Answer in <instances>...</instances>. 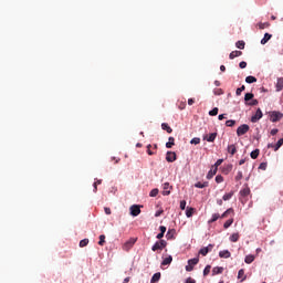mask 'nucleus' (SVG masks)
Returning a JSON list of instances; mask_svg holds the SVG:
<instances>
[{
    "mask_svg": "<svg viewBox=\"0 0 283 283\" xmlns=\"http://www.w3.org/2000/svg\"><path fill=\"white\" fill-rule=\"evenodd\" d=\"M222 163H224V159H218L216 163H214V169H218V167H220L222 165Z\"/></svg>",
    "mask_w": 283,
    "mask_h": 283,
    "instance_id": "obj_51",
    "label": "nucleus"
},
{
    "mask_svg": "<svg viewBox=\"0 0 283 283\" xmlns=\"http://www.w3.org/2000/svg\"><path fill=\"white\" fill-rule=\"evenodd\" d=\"M193 103H195L193 98L188 99V105H193Z\"/></svg>",
    "mask_w": 283,
    "mask_h": 283,
    "instance_id": "obj_64",
    "label": "nucleus"
},
{
    "mask_svg": "<svg viewBox=\"0 0 283 283\" xmlns=\"http://www.w3.org/2000/svg\"><path fill=\"white\" fill-rule=\"evenodd\" d=\"M238 280H240V282H244V280H247V275L244 274V269L239 270Z\"/></svg>",
    "mask_w": 283,
    "mask_h": 283,
    "instance_id": "obj_23",
    "label": "nucleus"
},
{
    "mask_svg": "<svg viewBox=\"0 0 283 283\" xmlns=\"http://www.w3.org/2000/svg\"><path fill=\"white\" fill-rule=\"evenodd\" d=\"M157 240H164L163 238H165V234L163 232H159L157 235H156Z\"/></svg>",
    "mask_w": 283,
    "mask_h": 283,
    "instance_id": "obj_57",
    "label": "nucleus"
},
{
    "mask_svg": "<svg viewBox=\"0 0 283 283\" xmlns=\"http://www.w3.org/2000/svg\"><path fill=\"white\" fill-rule=\"evenodd\" d=\"M130 216H133V218H137V216H140V206L133 205L130 207Z\"/></svg>",
    "mask_w": 283,
    "mask_h": 283,
    "instance_id": "obj_7",
    "label": "nucleus"
},
{
    "mask_svg": "<svg viewBox=\"0 0 283 283\" xmlns=\"http://www.w3.org/2000/svg\"><path fill=\"white\" fill-rule=\"evenodd\" d=\"M238 56H242V51H232L229 54V59L233 61V59H238Z\"/></svg>",
    "mask_w": 283,
    "mask_h": 283,
    "instance_id": "obj_16",
    "label": "nucleus"
},
{
    "mask_svg": "<svg viewBox=\"0 0 283 283\" xmlns=\"http://www.w3.org/2000/svg\"><path fill=\"white\" fill-rule=\"evenodd\" d=\"M158 193H159L158 188H154L153 190H150L149 196H150V198H156V196H158Z\"/></svg>",
    "mask_w": 283,
    "mask_h": 283,
    "instance_id": "obj_37",
    "label": "nucleus"
},
{
    "mask_svg": "<svg viewBox=\"0 0 283 283\" xmlns=\"http://www.w3.org/2000/svg\"><path fill=\"white\" fill-rule=\"evenodd\" d=\"M163 213V210H158L155 212V218H160V214Z\"/></svg>",
    "mask_w": 283,
    "mask_h": 283,
    "instance_id": "obj_60",
    "label": "nucleus"
},
{
    "mask_svg": "<svg viewBox=\"0 0 283 283\" xmlns=\"http://www.w3.org/2000/svg\"><path fill=\"white\" fill-rule=\"evenodd\" d=\"M232 198H233V191H230V192L223 195L222 200H224V202H227L228 200H231Z\"/></svg>",
    "mask_w": 283,
    "mask_h": 283,
    "instance_id": "obj_29",
    "label": "nucleus"
},
{
    "mask_svg": "<svg viewBox=\"0 0 283 283\" xmlns=\"http://www.w3.org/2000/svg\"><path fill=\"white\" fill-rule=\"evenodd\" d=\"M258 99L252 98L250 99L245 105L250 106V107H255V105H258Z\"/></svg>",
    "mask_w": 283,
    "mask_h": 283,
    "instance_id": "obj_34",
    "label": "nucleus"
},
{
    "mask_svg": "<svg viewBox=\"0 0 283 283\" xmlns=\"http://www.w3.org/2000/svg\"><path fill=\"white\" fill-rule=\"evenodd\" d=\"M244 45H247V43H244V41L239 40L235 43V48H238L239 50H244Z\"/></svg>",
    "mask_w": 283,
    "mask_h": 283,
    "instance_id": "obj_32",
    "label": "nucleus"
},
{
    "mask_svg": "<svg viewBox=\"0 0 283 283\" xmlns=\"http://www.w3.org/2000/svg\"><path fill=\"white\" fill-rule=\"evenodd\" d=\"M174 262V256L168 255L161 261V266H168V264H171Z\"/></svg>",
    "mask_w": 283,
    "mask_h": 283,
    "instance_id": "obj_13",
    "label": "nucleus"
},
{
    "mask_svg": "<svg viewBox=\"0 0 283 283\" xmlns=\"http://www.w3.org/2000/svg\"><path fill=\"white\" fill-rule=\"evenodd\" d=\"M190 145H200V138L199 137H195L190 140Z\"/></svg>",
    "mask_w": 283,
    "mask_h": 283,
    "instance_id": "obj_45",
    "label": "nucleus"
},
{
    "mask_svg": "<svg viewBox=\"0 0 283 283\" xmlns=\"http://www.w3.org/2000/svg\"><path fill=\"white\" fill-rule=\"evenodd\" d=\"M160 272H156L153 276H151V279H150V282L151 283H156V282H160Z\"/></svg>",
    "mask_w": 283,
    "mask_h": 283,
    "instance_id": "obj_25",
    "label": "nucleus"
},
{
    "mask_svg": "<svg viewBox=\"0 0 283 283\" xmlns=\"http://www.w3.org/2000/svg\"><path fill=\"white\" fill-rule=\"evenodd\" d=\"M219 218H220V213H213L211 219L208 221L209 224L217 222Z\"/></svg>",
    "mask_w": 283,
    "mask_h": 283,
    "instance_id": "obj_31",
    "label": "nucleus"
},
{
    "mask_svg": "<svg viewBox=\"0 0 283 283\" xmlns=\"http://www.w3.org/2000/svg\"><path fill=\"white\" fill-rule=\"evenodd\" d=\"M171 188V186L169 185V182H165L163 185V196H169L171 193V191L169 190Z\"/></svg>",
    "mask_w": 283,
    "mask_h": 283,
    "instance_id": "obj_11",
    "label": "nucleus"
},
{
    "mask_svg": "<svg viewBox=\"0 0 283 283\" xmlns=\"http://www.w3.org/2000/svg\"><path fill=\"white\" fill-rule=\"evenodd\" d=\"M179 207H180L181 211H185V209H187V201L186 200H181Z\"/></svg>",
    "mask_w": 283,
    "mask_h": 283,
    "instance_id": "obj_50",
    "label": "nucleus"
},
{
    "mask_svg": "<svg viewBox=\"0 0 283 283\" xmlns=\"http://www.w3.org/2000/svg\"><path fill=\"white\" fill-rule=\"evenodd\" d=\"M214 180L217 185H220L221 182H224V177H222V175H217Z\"/></svg>",
    "mask_w": 283,
    "mask_h": 283,
    "instance_id": "obj_38",
    "label": "nucleus"
},
{
    "mask_svg": "<svg viewBox=\"0 0 283 283\" xmlns=\"http://www.w3.org/2000/svg\"><path fill=\"white\" fill-rule=\"evenodd\" d=\"M239 67H240L241 70H244V69L247 67V62H245V61H241V62L239 63Z\"/></svg>",
    "mask_w": 283,
    "mask_h": 283,
    "instance_id": "obj_53",
    "label": "nucleus"
},
{
    "mask_svg": "<svg viewBox=\"0 0 283 283\" xmlns=\"http://www.w3.org/2000/svg\"><path fill=\"white\" fill-rule=\"evenodd\" d=\"M93 191H94V193H96V191H98V187H97L96 182L93 184Z\"/></svg>",
    "mask_w": 283,
    "mask_h": 283,
    "instance_id": "obj_61",
    "label": "nucleus"
},
{
    "mask_svg": "<svg viewBox=\"0 0 283 283\" xmlns=\"http://www.w3.org/2000/svg\"><path fill=\"white\" fill-rule=\"evenodd\" d=\"M166 160L167 163H176V153L167 151Z\"/></svg>",
    "mask_w": 283,
    "mask_h": 283,
    "instance_id": "obj_9",
    "label": "nucleus"
},
{
    "mask_svg": "<svg viewBox=\"0 0 283 283\" xmlns=\"http://www.w3.org/2000/svg\"><path fill=\"white\" fill-rule=\"evenodd\" d=\"M249 129H251V127H249V124H242L237 128V136H244V134H247L249 132Z\"/></svg>",
    "mask_w": 283,
    "mask_h": 283,
    "instance_id": "obj_4",
    "label": "nucleus"
},
{
    "mask_svg": "<svg viewBox=\"0 0 283 283\" xmlns=\"http://www.w3.org/2000/svg\"><path fill=\"white\" fill-rule=\"evenodd\" d=\"M282 145H283V138H280L274 145V151H277L280 147H282Z\"/></svg>",
    "mask_w": 283,
    "mask_h": 283,
    "instance_id": "obj_33",
    "label": "nucleus"
},
{
    "mask_svg": "<svg viewBox=\"0 0 283 283\" xmlns=\"http://www.w3.org/2000/svg\"><path fill=\"white\" fill-rule=\"evenodd\" d=\"M195 187L196 189H205L206 187H209V181H205V182L198 181L195 184Z\"/></svg>",
    "mask_w": 283,
    "mask_h": 283,
    "instance_id": "obj_14",
    "label": "nucleus"
},
{
    "mask_svg": "<svg viewBox=\"0 0 283 283\" xmlns=\"http://www.w3.org/2000/svg\"><path fill=\"white\" fill-rule=\"evenodd\" d=\"M235 151H238V148H235V145H229L228 146V154H231V156H234Z\"/></svg>",
    "mask_w": 283,
    "mask_h": 283,
    "instance_id": "obj_28",
    "label": "nucleus"
},
{
    "mask_svg": "<svg viewBox=\"0 0 283 283\" xmlns=\"http://www.w3.org/2000/svg\"><path fill=\"white\" fill-rule=\"evenodd\" d=\"M161 129H164V132H167V134H171V132H174V129H171V126L167 123L161 124Z\"/></svg>",
    "mask_w": 283,
    "mask_h": 283,
    "instance_id": "obj_24",
    "label": "nucleus"
},
{
    "mask_svg": "<svg viewBox=\"0 0 283 283\" xmlns=\"http://www.w3.org/2000/svg\"><path fill=\"white\" fill-rule=\"evenodd\" d=\"M254 94L253 93H245V95H244V103H245V105L250 102V101H252V98H254Z\"/></svg>",
    "mask_w": 283,
    "mask_h": 283,
    "instance_id": "obj_26",
    "label": "nucleus"
},
{
    "mask_svg": "<svg viewBox=\"0 0 283 283\" xmlns=\"http://www.w3.org/2000/svg\"><path fill=\"white\" fill-rule=\"evenodd\" d=\"M167 240H171L174 238V234H171V230H168L166 233Z\"/></svg>",
    "mask_w": 283,
    "mask_h": 283,
    "instance_id": "obj_54",
    "label": "nucleus"
},
{
    "mask_svg": "<svg viewBox=\"0 0 283 283\" xmlns=\"http://www.w3.org/2000/svg\"><path fill=\"white\" fill-rule=\"evenodd\" d=\"M221 92H222L221 90H217V91L214 90V91H213V93L216 94V96H220V94H222Z\"/></svg>",
    "mask_w": 283,
    "mask_h": 283,
    "instance_id": "obj_62",
    "label": "nucleus"
},
{
    "mask_svg": "<svg viewBox=\"0 0 283 283\" xmlns=\"http://www.w3.org/2000/svg\"><path fill=\"white\" fill-rule=\"evenodd\" d=\"M218 136V133H211L208 137L205 136L203 140H207V143H213Z\"/></svg>",
    "mask_w": 283,
    "mask_h": 283,
    "instance_id": "obj_12",
    "label": "nucleus"
},
{
    "mask_svg": "<svg viewBox=\"0 0 283 283\" xmlns=\"http://www.w3.org/2000/svg\"><path fill=\"white\" fill-rule=\"evenodd\" d=\"M159 231H160V233H164V234L167 233V227L160 226Z\"/></svg>",
    "mask_w": 283,
    "mask_h": 283,
    "instance_id": "obj_55",
    "label": "nucleus"
},
{
    "mask_svg": "<svg viewBox=\"0 0 283 283\" xmlns=\"http://www.w3.org/2000/svg\"><path fill=\"white\" fill-rule=\"evenodd\" d=\"M98 244H99V247H103V244H105V234L99 235Z\"/></svg>",
    "mask_w": 283,
    "mask_h": 283,
    "instance_id": "obj_49",
    "label": "nucleus"
},
{
    "mask_svg": "<svg viewBox=\"0 0 283 283\" xmlns=\"http://www.w3.org/2000/svg\"><path fill=\"white\" fill-rule=\"evenodd\" d=\"M230 242H238L240 240V234L239 233H232L229 238Z\"/></svg>",
    "mask_w": 283,
    "mask_h": 283,
    "instance_id": "obj_30",
    "label": "nucleus"
},
{
    "mask_svg": "<svg viewBox=\"0 0 283 283\" xmlns=\"http://www.w3.org/2000/svg\"><path fill=\"white\" fill-rule=\"evenodd\" d=\"M271 39H273V34L264 33L263 39H261V45H266Z\"/></svg>",
    "mask_w": 283,
    "mask_h": 283,
    "instance_id": "obj_8",
    "label": "nucleus"
},
{
    "mask_svg": "<svg viewBox=\"0 0 283 283\" xmlns=\"http://www.w3.org/2000/svg\"><path fill=\"white\" fill-rule=\"evenodd\" d=\"M235 125V120L234 119H228L227 122H226V126L227 127H233Z\"/></svg>",
    "mask_w": 283,
    "mask_h": 283,
    "instance_id": "obj_44",
    "label": "nucleus"
},
{
    "mask_svg": "<svg viewBox=\"0 0 283 283\" xmlns=\"http://www.w3.org/2000/svg\"><path fill=\"white\" fill-rule=\"evenodd\" d=\"M218 112H219L218 107H214L211 111H209V116H218Z\"/></svg>",
    "mask_w": 283,
    "mask_h": 283,
    "instance_id": "obj_43",
    "label": "nucleus"
},
{
    "mask_svg": "<svg viewBox=\"0 0 283 283\" xmlns=\"http://www.w3.org/2000/svg\"><path fill=\"white\" fill-rule=\"evenodd\" d=\"M104 211H105L106 216H112V209L104 208Z\"/></svg>",
    "mask_w": 283,
    "mask_h": 283,
    "instance_id": "obj_59",
    "label": "nucleus"
},
{
    "mask_svg": "<svg viewBox=\"0 0 283 283\" xmlns=\"http://www.w3.org/2000/svg\"><path fill=\"white\" fill-rule=\"evenodd\" d=\"M231 224H233V219H229L223 223V228L224 229H229V227H231Z\"/></svg>",
    "mask_w": 283,
    "mask_h": 283,
    "instance_id": "obj_41",
    "label": "nucleus"
},
{
    "mask_svg": "<svg viewBox=\"0 0 283 283\" xmlns=\"http://www.w3.org/2000/svg\"><path fill=\"white\" fill-rule=\"evenodd\" d=\"M229 213H233V208L227 209V210L220 216V218H227V216H229Z\"/></svg>",
    "mask_w": 283,
    "mask_h": 283,
    "instance_id": "obj_39",
    "label": "nucleus"
},
{
    "mask_svg": "<svg viewBox=\"0 0 283 283\" xmlns=\"http://www.w3.org/2000/svg\"><path fill=\"white\" fill-rule=\"evenodd\" d=\"M269 22H260L259 23V28H260V30H265V28H269Z\"/></svg>",
    "mask_w": 283,
    "mask_h": 283,
    "instance_id": "obj_47",
    "label": "nucleus"
},
{
    "mask_svg": "<svg viewBox=\"0 0 283 283\" xmlns=\"http://www.w3.org/2000/svg\"><path fill=\"white\" fill-rule=\"evenodd\" d=\"M186 216L188 218H192L193 217V208H187L186 209Z\"/></svg>",
    "mask_w": 283,
    "mask_h": 283,
    "instance_id": "obj_40",
    "label": "nucleus"
},
{
    "mask_svg": "<svg viewBox=\"0 0 283 283\" xmlns=\"http://www.w3.org/2000/svg\"><path fill=\"white\" fill-rule=\"evenodd\" d=\"M200 262V259L198 258H192L188 260V264L186 265V271L188 273H191V271H193V266H196V264H198Z\"/></svg>",
    "mask_w": 283,
    "mask_h": 283,
    "instance_id": "obj_2",
    "label": "nucleus"
},
{
    "mask_svg": "<svg viewBox=\"0 0 283 283\" xmlns=\"http://www.w3.org/2000/svg\"><path fill=\"white\" fill-rule=\"evenodd\" d=\"M216 174H218V168L210 169L206 176L207 180H211V178H213V176H216Z\"/></svg>",
    "mask_w": 283,
    "mask_h": 283,
    "instance_id": "obj_19",
    "label": "nucleus"
},
{
    "mask_svg": "<svg viewBox=\"0 0 283 283\" xmlns=\"http://www.w3.org/2000/svg\"><path fill=\"white\" fill-rule=\"evenodd\" d=\"M259 169H262V171H266V163H261Z\"/></svg>",
    "mask_w": 283,
    "mask_h": 283,
    "instance_id": "obj_52",
    "label": "nucleus"
},
{
    "mask_svg": "<svg viewBox=\"0 0 283 283\" xmlns=\"http://www.w3.org/2000/svg\"><path fill=\"white\" fill-rule=\"evenodd\" d=\"M223 271H224V268L216 266V268L212 269V275H220V274L223 273Z\"/></svg>",
    "mask_w": 283,
    "mask_h": 283,
    "instance_id": "obj_15",
    "label": "nucleus"
},
{
    "mask_svg": "<svg viewBox=\"0 0 283 283\" xmlns=\"http://www.w3.org/2000/svg\"><path fill=\"white\" fill-rule=\"evenodd\" d=\"M211 251H213V244L210 243L207 247L201 248L199 254L206 256L211 253Z\"/></svg>",
    "mask_w": 283,
    "mask_h": 283,
    "instance_id": "obj_5",
    "label": "nucleus"
},
{
    "mask_svg": "<svg viewBox=\"0 0 283 283\" xmlns=\"http://www.w3.org/2000/svg\"><path fill=\"white\" fill-rule=\"evenodd\" d=\"M247 90V86L242 85L241 87L237 88L235 94L237 96H241L242 93Z\"/></svg>",
    "mask_w": 283,
    "mask_h": 283,
    "instance_id": "obj_35",
    "label": "nucleus"
},
{
    "mask_svg": "<svg viewBox=\"0 0 283 283\" xmlns=\"http://www.w3.org/2000/svg\"><path fill=\"white\" fill-rule=\"evenodd\" d=\"M277 132H280L277 128H273L270 134L271 136H275L277 134Z\"/></svg>",
    "mask_w": 283,
    "mask_h": 283,
    "instance_id": "obj_58",
    "label": "nucleus"
},
{
    "mask_svg": "<svg viewBox=\"0 0 283 283\" xmlns=\"http://www.w3.org/2000/svg\"><path fill=\"white\" fill-rule=\"evenodd\" d=\"M87 244H90V239H83L80 241V247L83 248V247H87Z\"/></svg>",
    "mask_w": 283,
    "mask_h": 283,
    "instance_id": "obj_42",
    "label": "nucleus"
},
{
    "mask_svg": "<svg viewBox=\"0 0 283 283\" xmlns=\"http://www.w3.org/2000/svg\"><path fill=\"white\" fill-rule=\"evenodd\" d=\"M283 90V77H279L276 81V92H282Z\"/></svg>",
    "mask_w": 283,
    "mask_h": 283,
    "instance_id": "obj_22",
    "label": "nucleus"
},
{
    "mask_svg": "<svg viewBox=\"0 0 283 283\" xmlns=\"http://www.w3.org/2000/svg\"><path fill=\"white\" fill-rule=\"evenodd\" d=\"M136 240L137 239H134V238H132L130 240H128L126 243H125V248H129L130 249V247L133 245V244H136Z\"/></svg>",
    "mask_w": 283,
    "mask_h": 283,
    "instance_id": "obj_36",
    "label": "nucleus"
},
{
    "mask_svg": "<svg viewBox=\"0 0 283 283\" xmlns=\"http://www.w3.org/2000/svg\"><path fill=\"white\" fill-rule=\"evenodd\" d=\"M264 114L262 113L261 108H258L255 114L251 117V123H258Z\"/></svg>",
    "mask_w": 283,
    "mask_h": 283,
    "instance_id": "obj_6",
    "label": "nucleus"
},
{
    "mask_svg": "<svg viewBox=\"0 0 283 283\" xmlns=\"http://www.w3.org/2000/svg\"><path fill=\"white\" fill-rule=\"evenodd\" d=\"M218 119H219V120H224V114H220V115L218 116Z\"/></svg>",
    "mask_w": 283,
    "mask_h": 283,
    "instance_id": "obj_63",
    "label": "nucleus"
},
{
    "mask_svg": "<svg viewBox=\"0 0 283 283\" xmlns=\"http://www.w3.org/2000/svg\"><path fill=\"white\" fill-rule=\"evenodd\" d=\"M174 145H176V139L174 137H169L168 142L166 143V148L171 149V147H174Z\"/></svg>",
    "mask_w": 283,
    "mask_h": 283,
    "instance_id": "obj_21",
    "label": "nucleus"
},
{
    "mask_svg": "<svg viewBox=\"0 0 283 283\" xmlns=\"http://www.w3.org/2000/svg\"><path fill=\"white\" fill-rule=\"evenodd\" d=\"M209 273H211V265H206L203 269V275L207 276Z\"/></svg>",
    "mask_w": 283,
    "mask_h": 283,
    "instance_id": "obj_46",
    "label": "nucleus"
},
{
    "mask_svg": "<svg viewBox=\"0 0 283 283\" xmlns=\"http://www.w3.org/2000/svg\"><path fill=\"white\" fill-rule=\"evenodd\" d=\"M219 258H223L224 260H229V258H231V252L229 250H221L219 252Z\"/></svg>",
    "mask_w": 283,
    "mask_h": 283,
    "instance_id": "obj_10",
    "label": "nucleus"
},
{
    "mask_svg": "<svg viewBox=\"0 0 283 283\" xmlns=\"http://www.w3.org/2000/svg\"><path fill=\"white\" fill-rule=\"evenodd\" d=\"M254 261H255V255H253V254H248L244 258L245 264H252V262H254Z\"/></svg>",
    "mask_w": 283,
    "mask_h": 283,
    "instance_id": "obj_17",
    "label": "nucleus"
},
{
    "mask_svg": "<svg viewBox=\"0 0 283 283\" xmlns=\"http://www.w3.org/2000/svg\"><path fill=\"white\" fill-rule=\"evenodd\" d=\"M259 156H260V149L258 148L250 153V157L252 158V160H255Z\"/></svg>",
    "mask_w": 283,
    "mask_h": 283,
    "instance_id": "obj_27",
    "label": "nucleus"
},
{
    "mask_svg": "<svg viewBox=\"0 0 283 283\" xmlns=\"http://www.w3.org/2000/svg\"><path fill=\"white\" fill-rule=\"evenodd\" d=\"M185 283H196V280L189 276L188 279H186Z\"/></svg>",
    "mask_w": 283,
    "mask_h": 283,
    "instance_id": "obj_56",
    "label": "nucleus"
},
{
    "mask_svg": "<svg viewBox=\"0 0 283 283\" xmlns=\"http://www.w3.org/2000/svg\"><path fill=\"white\" fill-rule=\"evenodd\" d=\"M242 178H243L242 170H239L234 180H237V182H238V181L242 180Z\"/></svg>",
    "mask_w": 283,
    "mask_h": 283,
    "instance_id": "obj_48",
    "label": "nucleus"
},
{
    "mask_svg": "<svg viewBox=\"0 0 283 283\" xmlns=\"http://www.w3.org/2000/svg\"><path fill=\"white\" fill-rule=\"evenodd\" d=\"M245 83H248V85H251L252 83H258V77L249 75L245 77Z\"/></svg>",
    "mask_w": 283,
    "mask_h": 283,
    "instance_id": "obj_20",
    "label": "nucleus"
},
{
    "mask_svg": "<svg viewBox=\"0 0 283 283\" xmlns=\"http://www.w3.org/2000/svg\"><path fill=\"white\" fill-rule=\"evenodd\" d=\"M167 247V242L165 240H159L154 243L151 247V251H163Z\"/></svg>",
    "mask_w": 283,
    "mask_h": 283,
    "instance_id": "obj_3",
    "label": "nucleus"
},
{
    "mask_svg": "<svg viewBox=\"0 0 283 283\" xmlns=\"http://www.w3.org/2000/svg\"><path fill=\"white\" fill-rule=\"evenodd\" d=\"M250 193H251V188L250 187H245V188L240 190V196H242L243 198H247V196H249Z\"/></svg>",
    "mask_w": 283,
    "mask_h": 283,
    "instance_id": "obj_18",
    "label": "nucleus"
},
{
    "mask_svg": "<svg viewBox=\"0 0 283 283\" xmlns=\"http://www.w3.org/2000/svg\"><path fill=\"white\" fill-rule=\"evenodd\" d=\"M271 123H277V120H282L283 114L279 111H272L269 113Z\"/></svg>",
    "mask_w": 283,
    "mask_h": 283,
    "instance_id": "obj_1",
    "label": "nucleus"
}]
</instances>
